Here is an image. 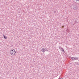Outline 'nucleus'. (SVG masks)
Returning <instances> with one entry per match:
<instances>
[{
	"mask_svg": "<svg viewBox=\"0 0 79 79\" xmlns=\"http://www.w3.org/2000/svg\"><path fill=\"white\" fill-rule=\"evenodd\" d=\"M59 79H63V78H59Z\"/></svg>",
	"mask_w": 79,
	"mask_h": 79,
	"instance_id": "obj_6",
	"label": "nucleus"
},
{
	"mask_svg": "<svg viewBox=\"0 0 79 79\" xmlns=\"http://www.w3.org/2000/svg\"><path fill=\"white\" fill-rule=\"evenodd\" d=\"M10 53L12 55H15L16 54V51L15 49L11 50Z\"/></svg>",
	"mask_w": 79,
	"mask_h": 79,
	"instance_id": "obj_1",
	"label": "nucleus"
},
{
	"mask_svg": "<svg viewBox=\"0 0 79 79\" xmlns=\"http://www.w3.org/2000/svg\"><path fill=\"white\" fill-rule=\"evenodd\" d=\"M41 50L43 53H44V52H46V51H48V50H47V49L46 48H42L41 49Z\"/></svg>",
	"mask_w": 79,
	"mask_h": 79,
	"instance_id": "obj_3",
	"label": "nucleus"
},
{
	"mask_svg": "<svg viewBox=\"0 0 79 79\" xmlns=\"http://www.w3.org/2000/svg\"><path fill=\"white\" fill-rule=\"evenodd\" d=\"M56 12V11H54V13H55Z\"/></svg>",
	"mask_w": 79,
	"mask_h": 79,
	"instance_id": "obj_8",
	"label": "nucleus"
},
{
	"mask_svg": "<svg viewBox=\"0 0 79 79\" xmlns=\"http://www.w3.org/2000/svg\"><path fill=\"white\" fill-rule=\"evenodd\" d=\"M71 59L72 60L74 61L75 60H77L78 59H79V57H71Z\"/></svg>",
	"mask_w": 79,
	"mask_h": 79,
	"instance_id": "obj_2",
	"label": "nucleus"
},
{
	"mask_svg": "<svg viewBox=\"0 0 79 79\" xmlns=\"http://www.w3.org/2000/svg\"><path fill=\"white\" fill-rule=\"evenodd\" d=\"M73 25H74V23L73 24Z\"/></svg>",
	"mask_w": 79,
	"mask_h": 79,
	"instance_id": "obj_9",
	"label": "nucleus"
},
{
	"mask_svg": "<svg viewBox=\"0 0 79 79\" xmlns=\"http://www.w3.org/2000/svg\"><path fill=\"white\" fill-rule=\"evenodd\" d=\"M3 36H4V38L5 39H7V37L5 36V35H3Z\"/></svg>",
	"mask_w": 79,
	"mask_h": 79,
	"instance_id": "obj_5",
	"label": "nucleus"
},
{
	"mask_svg": "<svg viewBox=\"0 0 79 79\" xmlns=\"http://www.w3.org/2000/svg\"><path fill=\"white\" fill-rule=\"evenodd\" d=\"M76 0V1H79V0Z\"/></svg>",
	"mask_w": 79,
	"mask_h": 79,
	"instance_id": "obj_7",
	"label": "nucleus"
},
{
	"mask_svg": "<svg viewBox=\"0 0 79 79\" xmlns=\"http://www.w3.org/2000/svg\"><path fill=\"white\" fill-rule=\"evenodd\" d=\"M59 49L60 50H61V51H62L63 52H64V49H63V48H61V47L59 46Z\"/></svg>",
	"mask_w": 79,
	"mask_h": 79,
	"instance_id": "obj_4",
	"label": "nucleus"
}]
</instances>
